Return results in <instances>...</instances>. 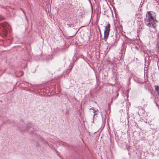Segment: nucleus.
I'll return each instance as SVG.
<instances>
[{
	"label": "nucleus",
	"instance_id": "3",
	"mask_svg": "<svg viewBox=\"0 0 159 159\" xmlns=\"http://www.w3.org/2000/svg\"><path fill=\"white\" fill-rule=\"evenodd\" d=\"M140 116H142L143 117L145 118L146 117L148 116L147 112H146L144 109L142 108L139 110Z\"/></svg>",
	"mask_w": 159,
	"mask_h": 159
},
{
	"label": "nucleus",
	"instance_id": "2",
	"mask_svg": "<svg viewBox=\"0 0 159 159\" xmlns=\"http://www.w3.org/2000/svg\"><path fill=\"white\" fill-rule=\"evenodd\" d=\"M110 25L108 23L105 26L104 31V36L103 39L105 41H106L109 34L110 31Z\"/></svg>",
	"mask_w": 159,
	"mask_h": 159
},
{
	"label": "nucleus",
	"instance_id": "7",
	"mask_svg": "<svg viewBox=\"0 0 159 159\" xmlns=\"http://www.w3.org/2000/svg\"><path fill=\"white\" fill-rule=\"evenodd\" d=\"M73 67V66H69V69H67V70H69V71L68 72V73H69L72 70Z\"/></svg>",
	"mask_w": 159,
	"mask_h": 159
},
{
	"label": "nucleus",
	"instance_id": "4",
	"mask_svg": "<svg viewBox=\"0 0 159 159\" xmlns=\"http://www.w3.org/2000/svg\"><path fill=\"white\" fill-rule=\"evenodd\" d=\"M1 26L3 27L4 26L3 25H1ZM7 31L4 27L3 28V29L2 30V31H0V34L3 37H4L7 36Z\"/></svg>",
	"mask_w": 159,
	"mask_h": 159
},
{
	"label": "nucleus",
	"instance_id": "11",
	"mask_svg": "<svg viewBox=\"0 0 159 159\" xmlns=\"http://www.w3.org/2000/svg\"><path fill=\"white\" fill-rule=\"evenodd\" d=\"M129 117H128V118H127V119H128V121H129V120H129Z\"/></svg>",
	"mask_w": 159,
	"mask_h": 159
},
{
	"label": "nucleus",
	"instance_id": "12",
	"mask_svg": "<svg viewBox=\"0 0 159 159\" xmlns=\"http://www.w3.org/2000/svg\"><path fill=\"white\" fill-rule=\"evenodd\" d=\"M118 96V94H117V97Z\"/></svg>",
	"mask_w": 159,
	"mask_h": 159
},
{
	"label": "nucleus",
	"instance_id": "5",
	"mask_svg": "<svg viewBox=\"0 0 159 159\" xmlns=\"http://www.w3.org/2000/svg\"><path fill=\"white\" fill-rule=\"evenodd\" d=\"M93 112L94 113V114L93 115V119H94L95 118V116L97 115L98 114H99V112L98 109H97L95 111H93Z\"/></svg>",
	"mask_w": 159,
	"mask_h": 159
},
{
	"label": "nucleus",
	"instance_id": "10",
	"mask_svg": "<svg viewBox=\"0 0 159 159\" xmlns=\"http://www.w3.org/2000/svg\"><path fill=\"white\" fill-rule=\"evenodd\" d=\"M89 110H92L93 111H95L96 110H95V108L94 107H93L91 108Z\"/></svg>",
	"mask_w": 159,
	"mask_h": 159
},
{
	"label": "nucleus",
	"instance_id": "9",
	"mask_svg": "<svg viewBox=\"0 0 159 159\" xmlns=\"http://www.w3.org/2000/svg\"><path fill=\"white\" fill-rule=\"evenodd\" d=\"M111 40V43L112 45L114 44L116 42V39H113V40L112 39Z\"/></svg>",
	"mask_w": 159,
	"mask_h": 159
},
{
	"label": "nucleus",
	"instance_id": "1",
	"mask_svg": "<svg viewBox=\"0 0 159 159\" xmlns=\"http://www.w3.org/2000/svg\"><path fill=\"white\" fill-rule=\"evenodd\" d=\"M144 21L146 25L149 28L154 29L156 31H157L156 29V27L157 26L156 22H157V21L154 17V14L152 11L147 12Z\"/></svg>",
	"mask_w": 159,
	"mask_h": 159
},
{
	"label": "nucleus",
	"instance_id": "8",
	"mask_svg": "<svg viewBox=\"0 0 159 159\" xmlns=\"http://www.w3.org/2000/svg\"><path fill=\"white\" fill-rule=\"evenodd\" d=\"M144 0H142L140 4L139 5V7H142V5H143L144 3Z\"/></svg>",
	"mask_w": 159,
	"mask_h": 159
},
{
	"label": "nucleus",
	"instance_id": "6",
	"mask_svg": "<svg viewBox=\"0 0 159 159\" xmlns=\"http://www.w3.org/2000/svg\"><path fill=\"white\" fill-rule=\"evenodd\" d=\"M155 91L157 92V94L159 96V87L158 85L155 86Z\"/></svg>",
	"mask_w": 159,
	"mask_h": 159
},
{
	"label": "nucleus",
	"instance_id": "13",
	"mask_svg": "<svg viewBox=\"0 0 159 159\" xmlns=\"http://www.w3.org/2000/svg\"><path fill=\"white\" fill-rule=\"evenodd\" d=\"M111 86H113V85H111Z\"/></svg>",
	"mask_w": 159,
	"mask_h": 159
}]
</instances>
